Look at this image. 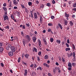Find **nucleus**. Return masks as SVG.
I'll return each mask as SVG.
<instances>
[{
	"label": "nucleus",
	"mask_w": 76,
	"mask_h": 76,
	"mask_svg": "<svg viewBox=\"0 0 76 76\" xmlns=\"http://www.w3.org/2000/svg\"><path fill=\"white\" fill-rule=\"evenodd\" d=\"M21 33L22 37H24V35H25V34H23V31H21Z\"/></svg>",
	"instance_id": "nucleus-25"
},
{
	"label": "nucleus",
	"mask_w": 76,
	"mask_h": 76,
	"mask_svg": "<svg viewBox=\"0 0 76 76\" xmlns=\"http://www.w3.org/2000/svg\"><path fill=\"white\" fill-rule=\"evenodd\" d=\"M51 18L52 19H53L54 18V16L53 15L51 16Z\"/></svg>",
	"instance_id": "nucleus-39"
},
{
	"label": "nucleus",
	"mask_w": 76,
	"mask_h": 76,
	"mask_svg": "<svg viewBox=\"0 0 76 76\" xmlns=\"http://www.w3.org/2000/svg\"><path fill=\"white\" fill-rule=\"evenodd\" d=\"M37 60L38 61H40V59H39V56L37 57Z\"/></svg>",
	"instance_id": "nucleus-50"
},
{
	"label": "nucleus",
	"mask_w": 76,
	"mask_h": 76,
	"mask_svg": "<svg viewBox=\"0 0 76 76\" xmlns=\"http://www.w3.org/2000/svg\"><path fill=\"white\" fill-rule=\"evenodd\" d=\"M51 31V28H49V29L48 30V32H50Z\"/></svg>",
	"instance_id": "nucleus-52"
},
{
	"label": "nucleus",
	"mask_w": 76,
	"mask_h": 76,
	"mask_svg": "<svg viewBox=\"0 0 76 76\" xmlns=\"http://www.w3.org/2000/svg\"><path fill=\"white\" fill-rule=\"evenodd\" d=\"M68 21H67L66 20H65V25H67V23H68Z\"/></svg>",
	"instance_id": "nucleus-22"
},
{
	"label": "nucleus",
	"mask_w": 76,
	"mask_h": 76,
	"mask_svg": "<svg viewBox=\"0 0 76 76\" xmlns=\"http://www.w3.org/2000/svg\"><path fill=\"white\" fill-rule=\"evenodd\" d=\"M5 16H4V20L5 21L6 20V19L8 20H9V17L7 15V13H5Z\"/></svg>",
	"instance_id": "nucleus-1"
},
{
	"label": "nucleus",
	"mask_w": 76,
	"mask_h": 76,
	"mask_svg": "<svg viewBox=\"0 0 76 76\" xmlns=\"http://www.w3.org/2000/svg\"><path fill=\"white\" fill-rule=\"evenodd\" d=\"M34 18H35L36 19H37L38 18V16H37V13L36 12H35L34 14Z\"/></svg>",
	"instance_id": "nucleus-5"
},
{
	"label": "nucleus",
	"mask_w": 76,
	"mask_h": 76,
	"mask_svg": "<svg viewBox=\"0 0 76 76\" xmlns=\"http://www.w3.org/2000/svg\"><path fill=\"white\" fill-rule=\"evenodd\" d=\"M23 29H25V25H23Z\"/></svg>",
	"instance_id": "nucleus-62"
},
{
	"label": "nucleus",
	"mask_w": 76,
	"mask_h": 76,
	"mask_svg": "<svg viewBox=\"0 0 76 76\" xmlns=\"http://www.w3.org/2000/svg\"><path fill=\"white\" fill-rule=\"evenodd\" d=\"M28 4L29 6H31V5H32V2H28Z\"/></svg>",
	"instance_id": "nucleus-31"
},
{
	"label": "nucleus",
	"mask_w": 76,
	"mask_h": 76,
	"mask_svg": "<svg viewBox=\"0 0 76 76\" xmlns=\"http://www.w3.org/2000/svg\"><path fill=\"white\" fill-rule=\"evenodd\" d=\"M4 49L3 48L0 47V53L1 52H2V51H3Z\"/></svg>",
	"instance_id": "nucleus-12"
},
{
	"label": "nucleus",
	"mask_w": 76,
	"mask_h": 76,
	"mask_svg": "<svg viewBox=\"0 0 76 76\" xmlns=\"http://www.w3.org/2000/svg\"><path fill=\"white\" fill-rule=\"evenodd\" d=\"M58 25L59 26H60V27L61 29H63V27H62V26H61V24H60V23H58Z\"/></svg>",
	"instance_id": "nucleus-16"
},
{
	"label": "nucleus",
	"mask_w": 76,
	"mask_h": 76,
	"mask_svg": "<svg viewBox=\"0 0 76 76\" xmlns=\"http://www.w3.org/2000/svg\"><path fill=\"white\" fill-rule=\"evenodd\" d=\"M34 67L35 68V67H37V65L36 64H34Z\"/></svg>",
	"instance_id": "nucleus-63"
},
{
	"label": "nucleus",
	"mask_w": 76,
	"mask_h": 76,
	"mask_svg": "<svg viewBox=\"0 0 76 76\" xmlns=\"http://www.w3.org/2000/svg\"><path fill=\"white\" fill-rule=\"evenodd\" d=\"M72 66H74V67H75V65H76V64L75 63H73L72 64Z\"/></svg>",
	"instance_id": "nucleus-24"
},
{
	"label": "nucleus",
	"mask_w": 76,
	"mask_h": 76,
	"mask_svg": "<svg viewBox=\"0 0 76 76\" xmlns=\"http://www.w3.org/2000/svg\"><path fill=\"white\" fill-rule=\"evenodd\" d=\"M56 42H57V43H58V44H60V42H61V41L60 40H57Z\"/></svg>",
	"instance_id": "nucleus-18"
},
{
	"label": "nucleus",
	"mask_w": 76,
	"mask_h": 76,
	"mask_svg": "<svg viewBox=\"0 0 76 76\" xmlns=\"http://www.w3.org/2000/svg\"><path fill=\"white\" fill-rule=\"evenodd\" d=\"M72 46L73 47L74 50H75V45H74V44H72Z\"/></svg>",
	"instance_id": "nucleus-33"
},
{
	"label": "nucleus",
	"mask_w": 76,
	"mask_h": 76,
	"mask_svg": "<svg viewBox=\"0 0 76 76\" xmlns=\"http://www.w3.org/2000/svg\"><path fill=\"white\" fill-rule=\"evenodd\" d=\"M2 47V43H0V47Z\"/></svg>",
	"instance_id": "nucleus-61"
},
{
	"label": "nucleus",
	"mask_w": 76,
	"mask_h": 76,
	"mask_svg": "<svg viewBox=\"0 0 76 76\" xmlns=\"http://www.w3.org/2000/svg\"><path fill=\"white\" fill-rule=\"evenodd\" d=\"M20 57H19L18 58V63H19V62H20Z\"/></svg>",
	"instance_id": "nucleus-37"
},
{
	"label": "nucleus",
	"mask_w": 76,
	"mask_h": 76,
	"mask_svg": "<svg viewBox=\"0 0 76 76\" xmlns=\"http://www.w3.org/2000/svg\"><path fill=\"white\" fill-rule=\"evenodd\" d=\"M48 26H53V24L51 23H48Z\"/></svg>",
	"instance_id": "nucleus-40"
},
{
	"label": "nucleus",
	"mask_w": 76,
	"mask_h": 76,
	"mask_svg": "<svg viewBox=\"0 0 76 76\" xmlns=\"http://www.w3.org/2000/svg\"><path fill=\"white\" fill-rule=\"evenodd\" d=\"M66 45L67 47H69V45L68 44L66 43Z\"/></svg>",
	"instance_id": "nucleus-41"
},
{
	"label": "nucleus",
	"mask_w": 76,
	"mask_h": 76,
	"mask_svg": "<svg viewBox=\"0 0 76 76\" xmlns=\"http://www.w3.org/2000/svg\"><path fill=\"white\" fill-rule=\"evenodd\" d=\"M26 39L28 40V41H31V39H30V36H29L28 35H27L26 36Z\"/></svg>",
	"instance_id": "nucleus-3"
},
{
	"label": "nucleus",
	"mask_w": 76,
	"mask_h": 76,
	"mask_svg": "<svg viewBox=\"0 0 76 76\" xmlns=\"http://www.w3.org/2000/svg\"><path fill=\"white\" fill-rule=\"evenodd\" d=\"M56 65L57 66H58V65H59V64H58V62H56Z\"/></svg>",
	"instance_id": "nucleus-60"
},
{
	"label": "nucleus",
	"mask_w": 76,
	"mask_h": 76,
	"mask_svg": "<svg viewBox=\"0 0 76 76\" xmlns=\"http://www.w3.org/2000/svg\"><path fill=\"white\" fill-rule=\"evenodd\" d=\"M8 47L9 48H11V47H12V46H11V45L10 44H9L8 45Z\"/></svg>",
	"instance_id": "nucleus-47"
},
{
	"label": "nucleus",
	"mask_w": 76,
	"mask_h": 76,
	"mask_svg": "<svg viewBox=\"0 0 76 76\" xmlns=\"http://www.w3.org/2000/svg\"><path fill=\"white\" fill-rule=\"evenodd\" d=\"M41 54V52L39 51L38 53V55L40 56Z\"/></svg>",
	"instance_id": "nucleus-43"
},
{
	"label": "nucleus",
	"mask_w": 76,
	"mask_h": 76,
	"mask_svg": "<svg viewBox=\"0 0 76 76\" xmlns=\"http://www.w3.org/2000/svg\"><path fill=\"white\" fill-rule=\"evenodd\" d=\"M32 39L33 42H35V41H36V40H37V38H36L35 37H33L32 38Z\"/></svg>",
	"instance_id": "nucleus-4"
},
{
	"label": "nucleus",
	"mask_w": 76,
	"mask_h": 76,
	"mask_svg": "<svg viewBox=\"0 0 76 76\" xmlns=\"http://www.w3.org/2000/svg\"><path fill=\"white\" fill-rule=\"evenodd\" d=\"M44 6L43 5V4H42L40 6V7L41 8H42V9H43L44 8Z\"/></svg>",
	"instance_id": "nucleus-30"
},
{
	"label": "nucleus",
	"mask_w": 76,
	"mask_h": 76,
	"mask_svg": "<svg viewBox=\"0 0 76 76\" xmlns=\"http://www.w3.org/2000/svg\"><path fill=\"white\" fill-rule=\"evenodd\" d=\"M27 74H28V71L26 69L25 70V73L24 74V76H26V75H27Z\"/></svg>",
	"instance_id": "nucleus-7"
},
{
	"label": "nucleus",
	"mask_w": 76,
	"mask_h": 76,
	"mask_svg": "<svg viewBox=\"0 0 76 76\" xmlns=\"http://www.w3.org/2000/svg\"><path fill=\"white\" fill-rule=\"evenodd\" d=\"M48 75L49 76H52V75H51V73H48Z\"/></svg>",
	"instance_id": "nucleus-49"
},
{
	"label": "nucleus",
	"mask_w": 76,
	"mask_h": 76,
	"mask_svg": "<svg viewBox=\"0 0 76 76\" xmlns=\"http://www.w3.org/2000/svg\"><path fill=\"white\" fill-rule=\"evenodd\" d=\"M45 59H48V56L47 55H46L45 56Z\"/></svg>",
	"instance_id": "nucleus-17"
},
{
	"label": "nucleus",
	"mask_w": 76,
	"mask_h": 76,
	"mask_svg": "<svg viewBox=\"0 0 76 76\" xmlns=\"http://www.w3.org/2000/svg\"><path fill=\"white\" fill-rule=\"evenodd\" d=\"M33 48L35 51L36 52H37V48H36L35 47H34Z\"/></svg>",
	"instance_id": "nucleus-28"
},
{
	"label": "nucleus",
	"mask_w": 76,
	"mask_h": 76,
	"mask_svg": "<svg viewBox=\"0 0 76 76\" xmlns=\"http://www.w3.org/2000/svg\"><path fill=\"white\" fill-rule=\"evenodd\" d=\"M6 29H9V26H8L6 27Z\"/></svg>",
	"instance_id": "nucleus-56"
},
{
	"label": "nucleus",
	"mask_w": 76,
	"mask_h": 76,
	"mask_svg": "<svg viewBox=\"0 0 76 76\" xmlns=\"http://www.w3.org/2000/svg\"><path fill=\"white\" fill-rule=\"evenodd\" d=\"M73 56L74 57V58H75V52H74L72 53Z\"/></svg>",
	"instance_id": "nucleus-29"
},
{
	"label": "nucleus",
	"mask_w": 76,
	"mask_h": 76,
	"mask_svg": "<svg viewBox=\"0 0 76 76\" xmlns=\"http://www.w3.org/2000/svg\"><path fill=\"white\" fill-rule=\"evenodd\" d=\"M38 42H39V47H41L42 45H41V41H40V40H39V41Z\"/></svg>",
	"instance_id": "nucleus-15"
},
{
	"label": "nucleus",
	"mask_w": 76,
	"mask_h": 76,
	"mask_svg": "<svg viewBox=\"0 0 76 76\" xmlns=\"http://www.w3.org/2000/svg\"><path fill=\"white\" fill-rule=\"evenodd\" d=\"M47 6L48 7H50L51 6V4L50 3H47Z\"/></svg>",
	"instance_id": "nucleus-20"
},
{
	"label": "nucleus",
	"mask_w": 76,
	"mask_h": 76,
	"mask_svg": "<svg viewBox=\"0 0 76 76\" xmlns=\"http://www.w3.org/2000/svg\"><path fill=\"white\" fill-rule=\"evenodd\" d=\"M21 6L22 8H23V9H24V8H25V6H24V5H21Z\"/></svg>",
	"instance_id": "nucleus-48"
},
{
	"label": "nucleus",
	"mask_w": 76,
	"mask_h": 76,
	"mask_svg": "<svg viewBox=\"0 0 76 76\" xmlns=\"http://www.w3.org/2000/svg\"><path fill=\"white\" fill-rule=\"evenodd\" d=\"M30 12H31V18H32L33 17V14H32V13H33V12H34L33 11H31Z\"/></svg>",
	"instance_id": "nucleus-14"
},
{
	"label": "nucleus",
	"mask_w": 76,
	"mask_h": 76,
	"mask_svg": "<svg viewBox=\"0 0 76 76\" xmlns=\"http://www.w3.org/2000/svg\"><path fill=\"white\" fill-rule=\"evenodd\" d=\"M52 2L53 4H55V1H54V0H53L52 1Z\"/></svg>",
	"instance_id": "nucleus-45"
},
{
	"label": "nucleus",
	"mask_w": 76,
	"mask_h": 76,
	"mask_svg": "<svg viewBox=\"0 0 76 76\" xmlns=\"http://www.w3.org/2000/svg\"><path fill=\"white\" fill-rule=\"evenodd\" d=\"M36 2L37 4H38L39 3V1H36Z\"/></svg>",
	"instance_id": "nucleus-59"
},
{
	"label": "nucleus",
	"mask_w": 76,
	"mask_h": 76,
	"mask_svg": "<svg viewBox=\"0 0 76 76\" xmlns=\"http://www.w3.org/2000/svg\"><path fill=\"white\" fill-rule=\"evenodd\" d=\"M0 30L1 31L3 32V31H4V30H3V29L1 28V27H0Z\"/></svg>",
	"instance_id": "nucleus-53"
},
{
	"label": "nucleus",
	"mask_w": 76,
	"mask_h": 76,
	"mask_svg": "<svg viewBox=\"0 0 76 76\" xmlns=\"http://www.w3.org/2000/svg\"><path fill=\"white\" fill-rule=\"evenodd\" d=\"M50 41L51 42H53L54 41V39L53 38H51L50 39Z\"/></svg>",
	"instance_id": "nucleus-23"
},
{
	"label": "nucleus",
	"mask_w": 76,
	"mask_h": 76,
	"mask_svg": "<svg viewBox=\"0 0 76 76\" xmlns=\"http://www.w3.org/2000/svg\"><path fill=\"white\" fill-rule=\"evenodd\" d=\"M15 48L13 46H11L10 49L12 50H13Z\"/></svg>",
	"instance_id": "nucleus-38"
},
{
	"label": "nucleus",
	"mask_w": 76,
	"mask_h": 76,
	"mask_svg": "<svg viewBox=\"0 0 76 76\" xmlns=\"http://www.w3.org/2000/svg\"><path fill=\"white\" fill-rule=\"evenodd\" d=\"M40 21L41 23H42V18L41 16H40Z\"/></svg>",
	"instance_id": "nucleus-9"
},
{
	"label": "nucleus",
	"mask_w": 76,
	"mask_h": 76,
	"mask_svg": "<svg viewBox=\"0 0 76 76\" xmlns=\"http://www.w3.org/2000/svg\"><path fill=\"white\" fill-rule=\"evenodd\" d=\"M70 48H66V51H70Z\"/></svg>",
	"instance_id": "nucleus-19"
},
{
	"label": "nucleus",
	"mask_w": 76,
	"mask_h": 76,
	"mask_svg": "<svg viewBox=\"0 0 76 76\" xmlns=\"http://www.w3.org/2000/svg\"><path fill=\"white\" fill-rule=\"evenodd\" d=\"M73 7H76V2L75 3L73 4Z\"/></svg>",
	"instance_id": "nucleus-32"
},
{
	"label": "nucleus",
	"mask_w": 76,
	"mask_h": 76,
	"mask_svg": "<svg viewBox=\"0 0 76 76\" xmlns=\"http://www.w3.org/2000/svg\"><path fill=\"white\" fill-rule=\"evenodd\" d=\"M34 66V64H31L30 66L31 67H32Z\"/></svg>",
	"instance_id": "nucleus-51"
},
{
	"label": "nucleus",
	"mask_w": 76,
	"mask_h": 76,
	"mask_svg": "<svg viewBox=\"0 0 76 76\" xmlns=\"http://www.w3.org/2000/svg\"><path fill=\"white\" fill-rule=\"evenodd\" d=\"M68 67H72V64L70 62H69L68 65Z\"/></svg>",
	"instance_id": "nucleus-8"
},
{
	"label": "nucleus",
	"mask_w": 76,
	"mask_h": 76,
	"mask_svg": "<svg viewBox=\"0 0 76 76\" xmlns=\"http://www.w3.org/2000/svg\"><path fill=\"white\" fill-rule=\"evenodd\" d=\"M3 9L4 11H6V8L5 7H3Z\"/></svg>",
	"instance_id": "nucleus-34"
},
{
	"label": "nucleus",
	"mask_w": 76,
	"mask_h": 76,
	"mask_svg": "<svg viewBox=\"0 0 76 76\" xmlns=\"http://www.w3.org/2000/svg\"><path fill=\"white\" fill-rule=\"evenodd\" d=\"M65 16L66 18H69V14H67L66 12H65Z\"/></svg>",
	"instance_id": "nucleus-10"
},
{
	"label": "nucleus",
	"mask_w": 76,
	"mask_h": 76,
	"mask_svg": "<svg viewBox=\"0 0 76 76\" xmlns=\"http://www.w3.org/2000/svg\"><path fill=\"white\" fill-rule=\"evenodd\" d=\"M67 42L68 43V44H69L70 43V41L69 40V39H67Z\"/></svg>",
	"instance_id": "nucleus-35"
},
{
	"label": "nucleus",
	"mask_w": 76,
	"mask_h": 76,
	"mask_svg": "<svg viewBox=\"0 0 76 76\" xmlns=\"http://www.w3.org/2000/svg\"><path fill=\"white\" fill-rule=\"evenodd\" d=\"M13 1L14 4H18V2L16 1V0H13Z\"/></svg>",
	"instance_id": "nucleus-6"
},
{
	"label": "nucleus",
	"mask_w": 76,
	"mask_h": 76,
	"mask_svg": "<svg viewBox=\"0 0 76 76\" xmlns=\"http://www.w3.org/2000/svg\"><path fill=\"white\" fill-rule=\"evenodd\" d=\"M32 75L33 76H35L36 75V73L35 72H33L32 73Z\"/></svg>",
	"instance_id": "nucleus-13"
},
{
	"label": "nucleus",
	"mask_w": 76,
	"mask_h": 76,
	"mask_svg": "<svg viewBox=\"0 0 76 76\" xmlns=\"http://www.w3.org/2000/svg\"><path fill=\"white\" fill-rule=\"evenodd\" d=\"M69 23L71 25V26H72L73 25V23L72 21H70Z\"/></svg>",
	"instance_id": "nucleus-27"
},
{
	"label": "nucleus",
	"mask_w": 76,
	"mask_h": 76,
	"mask_svg": "<svg viewBox=\"0 0 76 76\" xmlns=\"http://www.w3.org/2000/svg\"><path fill=\"white\" fill-rule=\"evenodd\" d=\"M13 52H12V51H10L8 53V55L9 56H13Z\"/></svg>",
	"instance_id": "nucleus-2"
},
{
	"label": "nucleus",
	"mask_w": 76,
	"mask_h": 76,
	"mask_svg": "<svg viewBox=\"0 0 76 76\" xmlns=\"http://www.w3.org/2000/svg\"><path fill=\"white\" fill-rule=\"evenodd\" d=\"M24 56L26 57V58L27 59H28V57H29V54H26Z\"/></svg>",
	"instance_id": "nucleus-11"
},
{
	"label": "nucleus",
	"mask_w": 76,
	"mask_h": 76,
	"mask_svg": "<svg viewBox=\"0 0 76 76\" xmlns=\"http://www.w3.org/2000/svg\"><path fill=\"white\" fill-rule=\"evenodd\" d=\"M10 17L13 20H15V18H14V17H13V15H11Z\"/></svg>",
	"instance_id": "nucleus-26"
},
{
	"label": "nucleus",
	"mask_w": 76,
	"mask_h": 76,
	"mask_svg": "<svg viewBox=\"0 0 76 76\" xmlns=\"http://www.w3.org/2000/svg\"><path fill=\"white\" fill-rule=\"evenodd\" d=\"M73 10H74V11H76V8H75L74 9H73Z\"/></svg>",
	"instance_id": "nucleus-64"
},
{
	"label": "nucleus",
	"mask_w": 76,
	"mask_h": 76,
	"mask_svg": "<svg viewBox=\"0 0 76 76\" xmlns=\"http://www.w3.org/2000/svg\"><path fill=\"white\" fill-rule=\"evenodd\" d=\"M68 69L69 70L71 71V70H72V67H69L68 68Z\"/></svg>",
	"instance_id": "nucleus-36"
},
{
	"label": "nucleus",
	"mask_w": 76,
	"mask_h": 76,
	"mask_svg": "<svg viewBox=\"0 0 76 76\" xmlns=\"http://www.w3.org/2000/svg\"><path fill=\"white\" fill-rule=\"evenodd\" d=\"M26 25H27V26H30V25H29V24L28 23H26Z\"/></svg>",
	"instance_id": "nucleus-58"
},
{
	"label": "nucleus",
	"mask_w": 76,
	"mask_h": 76,
	"mask_svg": "<svg viewBox=\"0 0 76 76\" xmlns=\"http://www.w3.org/2000/svg\"><path fill=\"white\" fill-rule=\"evenodd\" d=\"M3 6L4 7H6V3H5L3 4Z\"/></svg>",
	"instance_id": "nucleus-54"
},
{
	"label": "nucleus",
	"mask_w": 76,
	"mask_h": 76,
	"mask_svg": "<svg viewBox=\"0 0 76 76\" xmlns=\"http://www.w3.org/2000/svg\"><path fill=\"white\" fill-rule=\"evenodd\" d=\"M46 32V31L45 30H44L42 32H43V33H45Z\"/></svg>",
	"instance_id": "nucleus-55"
},
{
	"label": "nucleus",
	"mask_w": 76,
	"mask_h": 76,
	"mask_svg": "<svg viewBox=\"0 0 76 76\" xmlns=\"http://www.w3.org/2000/svg\"><path fill=\"white\" fill-rule=\"evenodd\" d=\"M1 65L2 67H4V65L2 63H1Z\"/></svg>",
	"instance_id": "nucleus-44"
},
{
	"label": "nucleus",
	"mask_w": 76,
	"mask_h": 76,
	"mask_svg": "<svg viewBox=\"0 0 76 76\" xmlns=\"http://www.w3.org/2000/svg\"><path fill=\"white\" fill-rule=\"evenodd\" d=\"M12 50V53H13V52H15V48L13 49H12V50Z\"/></svg>",
	"instance_id": "nucleus-42"
},
{
	"label": "nucleus",
	"mask_w": 76,
	"mask_h": 76,
	"mask_svg": "<svg viewBox=\"0 0 76 76\" xmlns=\"http://www.w3.org/2000/svg\"><path fill=\"white\" fill-rule=\"evenodd\" d=\"M6 49L7 50H9V48H8V46H7L6 47Z\"/></svg>",
	"instance_id": "nucleus-57"
},
{
	"label": "nucleus",
	"mask_w": 76,
	"mask_h": 76,
	"mask_svg": "<svg viewBox=\"0 0 76 76\" xmlns=\"http://www.w3.org/2000/svg\"><path fill=\"white\" fill-rule=\"evenodd\" d=\"M9 7H12V2L10 1V5L8 6Z\"/></svg>",
	"instance_id": "nucleus-21"
},
{
	"label": "nucleus",
	"mask_w": 76,
	"mask_h": 76,
	"mask_svg": "<svg viewBox=\"0 0 76 76\" xmlns=\"http://www.w3.org/2000/svg\"><path fill=\"white\" fill-rule=\"evenodd\" d=\"M62 59L63 62H64V61H65V60H64V59L63 58H62Z\"/></svg>",
	"instance_id": "nucleus-46"
}]
</instances>
